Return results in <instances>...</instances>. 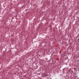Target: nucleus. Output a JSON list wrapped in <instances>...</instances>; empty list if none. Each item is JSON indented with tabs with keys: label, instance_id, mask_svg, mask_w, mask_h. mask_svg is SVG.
I'll use <instances>...</instances> for the list:
<instances>
[{
	"label": "nucleus",
	"instance_id": "f257e3e1",
	"mask_svg": "<svg viewBox=\"0 0 79 79\" xmlns=\"http://www.w3.org/2000/svg\"><path fill=\"white\" fill-rule=\"evenodd\" d=\"M44 76H48V74H46V73H45L44 74Z\"/></svg>",
	"mask_w": 79,
	"mask_h": 79
}]
</instances>
